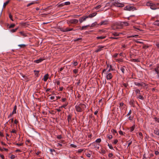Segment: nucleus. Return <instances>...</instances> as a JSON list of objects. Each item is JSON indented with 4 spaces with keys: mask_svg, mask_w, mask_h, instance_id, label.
<instances>
[{
    "mask_svg": "<svg viewBox=\"0 0 159 159\" xmlns=\"http://www.w3.org/2000/svg\"><path fill=\"white\" fill-rule=\"evenodd\" d=\"M76 111L78 112H81L84 111L87 107L86 105L80 102L78 103L75 106Z\"/></svg>",
    "mask_w": 159,
    "mask_h": 159,
    "instance_id": "obj_1",
    "label": "nucleus"
},
{
    "mask_svg": "<svg viewBox=\"0 0 159 159\" xmlns=\"http://www.w3.org/2000/svg\"><path fill=\"white\" fill-rule=\"evenodd\" d=\"M123 25L122 23H120L119 24H114L111 26L112 29L114 30H118L119 29H122L123 28Z\"/></svg>",
    "mask_w": 159,
    "mask_h": 159,
    "instance_id": "obj_2",
    "label": "nucleus"
},
{
    "mask_svg": "<svg viewBox=\"0 0 159 159\" xmlns=\"http://www.w3.org/2000/svg\"><path fill=\"white\" fill-rule=\"evenodd\" d=\"M113 5L115 7H123L125 6L124 4L123 3H120L119 2H114Z\"/></svg>",
    "mask_w": 159,
    "mask_h": 159,
    "instance_id": "obj_3",
    "label": "nucleus"
},
{
    "mask_svg": "<svg viewBox=\"0 0 159 159\" xmlns=\"http://www.w3.org/2000/svg\"><path fill=\"white\" fill-rule=\"evenodd\" d=\"M78 22V20L77 19H73L69 20L67 22L68 24H76Z\"/></svg>",
    "mask_w": 159,
    "mask_h": 159,
    "instance_id": "obj_4",
    "label": "nucleus"
},
{
    "mask_svg": "<svg viewBox=\"0 0 159 159\" xmlns=\"http://www.w3.org/2000/svg\"><path fill=\"white\" fill-rule=\"evenodd\" d=\"M109 23V21L108 20H105L102 21L98 25H106L108 24Z\"/></svg>",
    "mask_w": 159,
    "mask_h": 159,
    "instance_id": "obj_5",
    "label": "nucleus"
},
{
    "mask_svg": "<svg viewBox=\"0 0 159 159\" xmlns=\"http://www.w3.org/2000/svg\"><path fill=\"white\" fill-rule=\"evenodd\" d=\"M113 77L112 74L111 73H107L106 79L107 80L111 79Z\"/></svg>",
    "mask_w": 159,
    "mask_h": 159,
    "instance_id": "obj_6",
    "label": "nucleus"
},
{
    "mask_svg": "<svg viewBox=\"0 0 159 159\" xmlns=\"http://www.w3.org/2000/svg\"><path fill=\"white\" fill-rule=\"evenodd\" d=\"M105 47V46H102V45H99L98 46V48L95 50V52H98L102 51V48Z\"/></svg>",
    "mask_w": 159,
    "mask_h": 159,
    "instance_id": "obj_7",
    "label": "nucleus"
},
{
    "mask_svg": "<svg viewBox=\"0 0 159 159\" xmlns=\"http://www.w3.org/2000/svg\"><path fill=\"white\" fill-rule=\"evenodd\" d=\"M88 18L87 16H86L80 17L79 20V21L80 23H81L84 21L86 19Z\"/></svg>",
    "mask_w": 159,
    "mask_h": 159,
    "instance_id": "obj_8",
    "label": "nucleus"
},
{
    "mask_svg": "<svg viewBox=\"0 0 159 159\" xmlns=\"http://www.w3.org/2000/svg\"><path fill=\"white\" fill-rule=\"evenodd\" d=\"M134 8L133 7L129 6H126L124 7V10L128 11H131Z\"/></svg>",
    "mask_w": 159,
    "mask_h": 159,
    "instance_id": "obj_9",
    "label": "nucleus"
},
{
    "mask_svg": "<svg viewBox=\"0 0 159 159\" xmlns=\"http://www.w3.org/2000/svg\"><path fill=\"white\" fill-rule=\"evenodd\" d=\"M69 28H61L60 29L61 31L63 32H66L67 31H69Z\"/></svg>",
    "mask_w": 159,
    "mask_h": 159,
    "instance_id": "obj_10",
    "label": "nucleus"
},
{
    "mask_svg": "<svg viewBox=\"0 0 159 159\" xmlns=\"http://www.w3.org/2000/svg\"><path fill=\"white\" fill-rule=\"evenodd\" d=\"M134 84L135 85H136V86H142L144 85V84H145L144 83L142 82H141V83H138V82H134Z\"/></svg>",
    "mask_w": 159,
    "mask_h": 159,
    "instance_id": "obj_11",
    "label": "nucleus"
},
{
    "mask_svg": "<svg viewBox=\"0 0 159 159\" xmlns=\"http://www.w3.org/2000/svg\"><path fill=\"white\" fill-rule=\"evenodd\" d=\"M72 116V115L71 114H70L67 116V120L68 122H69L72 121L71 118Z\"/></svg>",
    "mask_w": 159,
    "mask_h": 159,
    "instance_id": "obj_12",
    "label": "nucleus"
},
{
    "mask_svg": "<svg viewBox=\"0 0 159 159\" xmlns=\"http://www.w3.org/2000/svg\"><path fill=\"white\" fill-rule=\"evenodd\" d=\"M156 5L154 3H152L150 7V8L152 10H156L157 9H159V8H157Z\"/></svg>",
    "mask_w": 159,
    "mask_h": 159,
    "instance_id": "obj_13",
    "label": "nucleus"
},
{
    "mask_svg": "<svg viewBox=\"0 0 159 159\" xmlns=\"http://www.w3.org/2000/svg\"><path fill=\"white\" fill-rule=\"evenodd\" d=\"M97 14L96 12H94L92 14H90L89 16H87L88 18H92L95 16Z\"/></svg>",
    "mask_w": 159,
    "mask_h": 159,
    "instance_id": "obj_14",
    "label": "nucleus"
},
{
    "mask_svg": "<svg viewBox=\"0 0 159 159\" xmlns=\"http://www.w3.org/2000/svg\"><path fill=\"white\" fill-rule=\"evenodd\" d=\"M43 59L42 58H40L39 59L34 61V62L37 63H39L42 62Z\"/></svg>",
    "mask_w": 159,
    "mask_h": 159,
    "instance_id": "obj_15",
    "label": "nucleus"
},
{
    "mask_svg": "<svg viewBox=\"0 0 159 159\" xmlns=\"http://www.w3.org/2000/svg\"><path fill=\"white\" fill-rule=\"evenodd\" d=\"M25 144L26 145H30L32 144V143L30 139H28L26 141Z\"/></svg>",
    "mask_w": 159,
    "mask_h": 159,
    "instance_id": "obj_16",
    "label": "nucleus"
},
{
    "mask_svg": "<svg viewBox=\"0 0 159 159\" xmlns=\"http://www.w3.org/2000/svg\"><path fill=\"white\" fill-rule=\"evenodd\" d=\"M38 3V2H37L36 1H33V2H31L28 4L27 5V7H29L31 5L34 4H37V3Z\"/></svg>",
    "mask_w": 159,
    "mask_h": 159,
    "instance_id": "obj_17",
    "label": "nucleus"
},
{
    "mask_svg": "<svg viewBox=\"0 0 159 159\" xmlns=\"http://www.w3.org/2000/svg\"><path fill=\"white\" fill-rule=\"evenodd\" d=\"M115 70V69L111 65H110V68L107 71V73H109L111 70L114 71Z\"/></svg>",
    "mask_w": 159,
    "mask_h": 159,
    "instance_id": "obj_18",
    "label": "nucleus"
},
{
    "mask_svg": "<svg viewBox=\"0 0 159 159\" xmlns=\"http://www.w3.org/2000/svg\"><path fill=\"white\" fill-rule=\"evenodd\" d=\"M16 109H17V106L16 105L14 106V109H13V110L12 111V113L13 114H16Z\"/></svg>",
    "mask_w": 159,
    "mask_h": 159,
    "instance_id": "obj_19",
    "label": "nucleus"
},
{
    "mask_svg": "<svg viewBox=\"0 0 159 159\" xmlns=\"http://www.w3.org/2000/svg\"><path fill=\"white\" fill-rule=\"evenodd\" d=\"M48 74L45 75L43 78V80L44 81H46L48 79Z\"/></svg>",
    "mask_w": 159,
    "mask_h": 159,
    "instance_id": "obj_20",
    "label": "nucleus"
},
{
    "mask_svg": "<svg viewBox=\"0 0 159 159\" xmlns=\"http://www.w3.org/2000/svg\"><path fill=\"white\" fill-rule=\"evenodd\" d=\"M154 132L155 134L159 135V130L158 129H157L154 130Z\"/></svg>",
    "mask_w": 159,
    "mask_h": 159,
    "instance_id": "obj_21",
    "label": "nucleus"
},
{
    "mask_svg": "<svg viewBox=\"0 0 159 159\" xmlns=\"http://www.w3.org/2000/svg\"><path fill=\"white\" fill-rule=\"evenodd\" d=\"M106 38V36H98L96 37L97 39H104Z\"/></svg>",
    "mask_w": 159,
    "mask_h": 159,
    "instance_id": "obj_22",
    "label": "nucleus"
},
{
    "mask_svg": "<svg viewBox=\"0 0 159 159\" xmlns=\"http://www.w3.org/2000/svg\"><path fill=\"white\" fill-rule=\"evenodd\" d=\"M153 23L154 25L159 26V20H156Z\"/></svg>",
    "mask_w": 159,
    "mask_h": 159,
    "instance_id": "obj_23",
    "label": "nucleus"
},
{
    "mask_svg": "<svg viewBox=\"0 0 159 159\" xmlns=\"http://www.w3.org/2000/svg\"><path fill=\"white\" fill-rule=\"evenodd\" d=\"M9 2V0H8L6 2H4L3 4V8H5L6 6H7V5L8 4Z\"/></svg>",
    "mask_w": 159,
    "mask_h": 159,
    "instance_id": "obj_24",
    "label": "nucleus"
},
{
    "mask_svg": "<svg viewBox=\"0 0 159 159\" xmlns=\"http://www.w3.org/2000/svg\"><path fill=\"white\" fill-rule=\"evenodd\" d=\"M135 126L134 125H133L132 127H130V132L133 131L134 130V129H135Z\"/></svg>",
    "mask_w": 159,
    "mask_h": 159,
    "instance_id": "obj_25",
    "label": "nucleus"
},
{
    "mask_svg": "<svg viewBox=\"0 0 159 159\" xmlns=\"http://www.w3.org/2000/svg\"><path fill=\"white\" fill-rule=\"evenodd\" d=\"M132 61L133 62H140V61L139 59H133L131 60V61Z\"/></svg>",
    "mask_w": 159,
    "mask_h": 159,
    "instance_id": "obj_26",
    "label": "nucleus"
},
{
    "mask_svg": "<svg viewBox=\"0 0 159 159\" xmlns=\"http://www.w3.org/2000/svg\"><path fill=\"white\" fill-rule=\"evenodd\" d=\"M112 34L114 36H116L119 35V33L117 32H114Z\"/></svg>",
    "mask_w": 159,
    "mask_h": 159,
    "instance_id": "obj_27",
    "label": "nucleus"
},
{
    "mask_svg": "<svg viewBox=\"0 0 159 159\" xmlns=\"http://www.w3.org/2000/svg\"><path fill=\"white\" fill-rule=\"evenodd\" d=\"M34 72H35V75H36L37 77L39 76V70H34Z\"/></svg>",
    "mask_w": 159,
    "mask_h": 159,
    "instance_id": "obj_28",
    "label": "nucleus"
},
{
    "mask_svg": "<svg viewBox=\"0 0 159 159\" xmlns=\"http://www.w3.org/2000/svg\"><path fill=\"white\" fill-rule=\"evenodd\" d=\"M20 34L21 35L24 37H26L27 36L26 34L25 33H24V32L23 31H20Z\"/></svg>",
    "mask_w": 159,
    "mask_h": 159,
    "instance_id": "obj_29",
    "label": "nucleus"
},
{
    "mask_svg": "<svg viewBox=\"0 0 159 159\" xmlns=\"http://www.w3.org/2000/svg\"><path fill=\"white\" fill-rule=\"evenodd\" d=\"M124 67H125V66L121 67L120 68V70L123 74H124L125 73V69L124 68Z\"/></svg>",
    "mask_w": 159,
    "mask_h": 159,
    "instance_id": "obj_30",
    "label": "nucleus"
},
{
    "mask_svg": "<svg viewBox=\"0 0 159 159\" xmlns=\"http://www.w3.org/2000/svg\"><path fill=\"white\" fill-rule=\"evenodd\" d=\"M68 102H67L66 103H65L63 105H62V106H61V108H62V107H63L64 108H65V109H66V106H67L68 105Z\"/></svg>",
    "mask_w": 159,
    "mask_h": 159,
    "instance_id": "obj_31",
    "label": "nucleus"
},
{
    "mask_svg": "<svg viewBox=\"0 0 159 159\" xmlns=\"http://www.w3.org/2000/svg\"><path fill=\"white\" fill-rule=\"evenodd\" d=\"M121 23H122L123 25H124H124L125 26H127L129 25V24L128 22H121Z\"/></svg>",
    "mask_w": 159,
    "mask_h": 159,
    "instance_id": "obj_32",
    "label": "nucleus"
},
{
    "mask_svg": "<svg viewBox=\"0 0 159 159\" xmlns=\"http://www.w3.org/2000/svg\"><path fill=\"white\" fill-rule=\"evenodd\" d=\"M57 5H58V7H62L64 6V3H59L57 4Z\"/></svg>",
    "mask_w": 159,
    "mask_h": 159,
    "instance_id": "obj_33",
    "label": "nucleus"
},
{
    "mask_svg": "<svg viewBox=\"0 0 159 159\" xmlns=\"http://www.w3.org/2000/svg\"><path fill=\"white\" fill-rule=\"evenodd\" d=\"M18 46L20 47L21 48H24L26 47V45L24 44H19L18 45Z\"/></svg>",
    "mask_w": 159,
    "mask_h": 159,
    "instance_id": "obj_34",
    "label": "nucleus"
},
{
    "mask_svg": "<svg viewBox=\"0 0 159 159\" xmlns=\"http://www.w3.org/2000/svg\"><path fill=\"white\" fill-rule=\"evenodd\" d=\"M138 136L141 139H142L143 138V134L141 132H139Z\"/></svg>",
    "mask_w": 159,
    "mask_h": 159,
    "instance_id": "obj_35",
    "label": "nucleus"
},
{
    "mask_svg": "<svg viewBox=\"0 0 159 159\" xmlns=\"http://www.w3.org/2000/svg\"><path fill=\"white\" fill-rule=\"evenodd\" d=\"M18 29V27H17L15 29H12L11 30V32L12 33H14Z\"/></svg>",
    "mask_w": 159,
    "mask_h": 159,
    "instance_id": "obj_36",
    "label": "nucleus"
},
{
    "mask_svg": "<svg viewBox=\"0 0 159 159\" xmlns=\"http://www.w3.org/2000/svg\"><path fill=\"white\" fill-rule=\"evenodd\" d=\"M97 24V22H95L93 23L91 25L90 27H93L95 26Z\"/></svg>",
    "mask_w": 159,
    "mask_h": 159,
    "instance_id": "obj_37",
    "label": "nucleus"
},
{
    "mask_svg": "<svg viewBox=\"0 0 159 159\" xmlns=\"http://www.w3.org/2000/svg\"><path fill=\"white\" fill-rule=\"evenodd\" d=\"M107 137L110 140L112 138V136L111 135H107Z\"/></svg>",
    "mask_w": 159,
    "mask_h": 159,
    "instance_id": "obj_38",
    "label": "nucleus"
},
{
    "mask_svg": "<svg viewBox=\"0 0 159 159\" xmlns=\"http://www.w3.org/2000/svg\"><path fill=\"white\" fill-rule=\"evenodd\" d=\"M137 98L142 100H143L144 99L143 97L141 95H139L138 97H137Z\"/></svg>",
    "mask_w": 159,
    "mask_h": 159,
    "instance_id": "obj_39",
    "label": "nucleus"
},
{
    "mask_svg": "<svg viewBox=\"0 0 159 159\" xmlns=\"http://www.w3.org/2000/svg\"><path fill=\"white\" fill-rule=\"evenodd\" d=\"M89 25H86V26H83L82 28L80 29V30H84L85 28L87 27H88V26H89Z\"/></svg>",
    "mask_w": 159,
    "mask_h": 159,
    "instance_id": "obj_40",
    "label": "nucleus"
},
{
    "mask_svg": "<svg viewBox=\"0 0 159 159\" xmlns=\"http://www.w3.org/2000/svg\"><path fill=\"white\" fill-rule=\"evenodd\" d=\"M101 141V139L100 138L97 139L95 141V142L97 143H100Z\"/></svg>",
    "mask_w": 159,
    "mask_h": 159,
    "instance_id": "obj_41",
    "label": "nucleus"
},
{
    "mask_svg": "<svg viewBox=\"0 0 159 159\" xmlns=\"http://www.w3.org/2000/svg\"><path fill=\"white\" fill-rule=\"evenodd\" d=\"M9 17L10 19V20H11L12 21H14L13 19L11 13L9 14Z\"/></svg>",
    "mask_w": 159,
    "mask_h": 159,
    "instance_id": "obj_42",
    "label": "nucleus"
},
{
    "mask_svg": "<svg viewBox=\"0 0 159 159\" xmlns=\"http://www.w3.org/2000/svg\"><path fill=\"white\" fill-rule=\"evenodd\" d=\"M135 92L136 93V94H137L138 93L140 94V90L139 89H137L135 90Z\"/></svg>",
    "mask_w": 159,
    "mask_h": 159,
    "instance_id": "obj_43",
    "label": "nucleus"
},
{
    "mask_svg": "<svg viewBox=\"0 0 159 159\" xmlns=\"http://www.w3.org/2000/svg\"><path fill=\"white\" fill-rule=\"evenodd\" d=\"M62 144L60 143H58L57 146L59 148V149L61 148V147L62 146Z\"/></svg>",
    "mask_w": 159,
    "mask_h": 159,
    "instance_id": "obj_44",
    "label": "nucleus"
},
{
    "mask_svg": "<svg viewBox=\"0 0 159 159\" xmlns=\"http://www.w3.org/2000/svg\"><path fill=\"white\" fill-rule=\"evenodd\" d=\"M154 71L157 74V75H158L159 74V69H154Z\"/></svg>",
    "mask_w": 159,
    "mask_h": 159,
    "instance_id": "obj_45",
    "label": "nucleus"
},
{
    "mask_svg": "<svg viewBox=\"0 0 159 159\" xmlns=\"http://www.w3.org/2000/svg\"><path fill=\"white\" fill-rule=\"evenodd\" d=\"M70 2H64V5H69L70 4Z\"/></svg>",
    "mask_w": 159,
    "mask_h": 159,
    "instance_id": "obj_46",
    "label": "nucleus"
},
{
    "mask_svg": "<svg viewBox=\"0 0 159 159\" xmlns=\"http://www.w3.org/2000/svg\"><path fill=\"white\" fill-rule=\"evenodd\" d=\"M154 119L155 121L157 122L158 123H159V118H158L157 117H155L154 118Z\"/></svg>",
    "mask_w": 159,
    "mask_h": 159,
    "instance_id": "obj_47",
    "label": "nucleus"
},
{
    "mask_svg": "<svg viewBox=\"0 0 159 159\" xmlns=\"http://www.w3.org/2000/svg\"><path fill=\"white\" fill-rule=\"evenodd\" d=\"M15 26V24H11L9 26V28H13Z\"/></svg>",
    "mask_w": 159,
    "mask_h": 159,
    "instance_id": "obj_48",
    "label": "nucleus"
},
{
    "mask_svg": "<svg viewBox=\"0 0 159 159\" xmlns=\"http://www.w3.org/2000/svg\"><path fill=\"white\" fill-rule=\"evenodd\" d=\"M152 3H153L148 2L147 3L146 5L147 6H150L151 7V6L152 5Z\"/></svg>",
    "mask_w": 159,
    "mask_h": 159,
    "instance_id": "obj_49",
    "label": "nucleus"
},
{
    "mask_svg": "<svg viewBox=\"0 0 159 159\" xmlns=\"http://www.w3.org/2000/svg\"><path fill=\"white\" fill-rule=\"evenodd\" d=\"M108 146L109 148L110 149H113V147H112V145H111L110 144H109L108 143Z\"/></svg>",
    "mask_w": 159,
    "mask_h": 159,
    "instance_id": "obj_50",
    "label": "nucleus"
},
{
    "mask_svg": "<svg viewBox=\"0 0 159 159\" xmlns=\"http://www.w3.org/2000/svg\"><path fill=\"white\" fill-rule=\"evenodd\" d=\"M111 132L113 133V134H115V133H117V132L115 129H112L111 130Z\"/></svg>",
    "mask_w": 159,
    "mask_h": 159,
    "instance_id": "obj_51",
    "label": "nucleus"
},
{
    "mask_svg": "<svg viewBox=\"0 0 159 159\" xmlns=\"http://www.w3.org/2000/svg\"><path fill=\"white\" fill-rule=\"evenodd\" d=\"M57 138L59 139H61L62 138V137L61 135H57Z\"/></svg>",
    "mask_w": 159,
    "mask_h": 159,
    "instance_id": "obj_52",
    "label": "nucleus"
},
{
    "mask_svg": "<svg viewBox=\"0 0 159 159\" xmlns=\"http://www.w3.org/2000/svg\"><path fill=\"white\" fill-rule=\"evenodd\" d=\"M73 72L75 74H77L78 72V69H74L73 70Z\"/></svg>",
    "mask_w": 159,
    "mask_h": 159,
    "instance_id": "obj_53",
    "label": "nucleus"
},
{
    "mask_svg": "<svg viewBox=\"0 0 159 159\" xmlns=\"http://www.w3.org/2000/svg\"><path fill=\"white\" fill-rule=\"evenodd\" d=\"M138 35H132L130 36H129L128 38H132V37H138Z\"/></svg>",
    "mask_w": 159,
    "mask_h": 159,
    "instance_id": "obj_54",
    "label": "nucleus"
},
{
    "mask_svg": "<svg viewBox=\"0 0 159 159\" xmlns=\"http://www.w3.org/2000/svg\"><path fill=\"white\" fill-rule=\"evenodd\" d=\"M84 151L83 149H80L78 150V152L80 153Z\"/></svg>",
    "mask_w": 159,
    "mask_h": 159,
    "instance_id": "obj_55",
    "label": "nucleus"
},
{
    "mask_svg": "<svg viewBox=\"0 0 159 159\" xmlns=\"http://www.w3.org/2000/svg\"><path fill=\"white\" fill-rule=\"evenodd\" d=\"M16 145L18 146H22L23 144V143H16L15 144Z\"/></svg>",
    "mask_w": 159,
    "mask_h": 159,
    "instance_id": "obj_56",
    "label": "nucleus"
},
{
    "mask_svg": "<svg viewBox=\"0 0 159 159\" xmlns=\"http://www.w3.org/2000/svg\"><path fill=\"white\" fill-rule=\"evenodd\" d=\"M101 7V6L100 5H98L97 6H96L95 7V8L96 9H98L99 8H100Z\"/></svg>",
    "mask_w": 159,
    "mask_h": 159,
    "instance_id": "obj_57",
    "label": "nucleus"
},
{
    "mask_svg": "<svg viewBox=\"0 0 159 159\" xmlns=\"http://www.w3.org/2000/svg\"><path fill=\"white\" fill-rule=\"evenodd\" d=\"M61 100L62 102H65L67 100V99L65 98H61Z\"/></svg>",
    "mask_w": 159,
    "mask_h": 159,
    "instance_id": "obj_58",
    "label": "nucleus"
},
{
    "mask_svg": "<svg viewBox=\"0 0 159 159\" xmlns=\"http://www.w3.org/2000/svg\"><path fill=\"white\" fill-rule=\"evenodd\" d=\"M80 15H73L72 16V17L74 18H77V17L80 16Z\"/></svg>",
    "mask_w": 159,
    "mask_h": 159,
    "instance_id": "obj_59",
    "label": "nucleus"
},
{
    "mask_svg": "<svg viewBox=\"0 0 159 159\" xmlns=\"http://www.w3.org/2000/svg\"><path fill=\"white\" fill-rule=\"evenodd\" d=\"M70 146L73 148H76L77 147V146L76 145H75L73 144H71L70 145Z\"/></svg>",
    "mask_w": 159,
    "mask_h": 159,
    "instance_id": "obj_60",
    "label": "nucleus"
},
{
    "mask_svg": "<svg viewBox=\"0 0 159 159\" xmlns=\"http://www.w3.org/2000/svg\"><path fill=\"white\" fill-rule=\"evenodd\" d=\"M118 142V140L117 139H116L114 140V141L113 142V143L114 144H116Z\"/></svg>",
    "mask_w": 159,
    "mask_h": 159,
    "instance_id": "obj_61",
    "label": "nucleus"
},
{
    "mask_svg": "<svg viewBox=\"0 0 159 159\" xmlns=\"http://www.w3.org/2000/svg\"><path fill=\"white\" fill-rule=\"evenodd\" d=\"M123 85L125 88L127 87L128 86V84H126V83H123Z\"/></svg>",
    "mask_w": 159,
    "mask_h": 159,
    "instance_id": "obj_62",
    "label": "nucleus"
},
{
    "mask_svg": "<svg viewBox=\"0 0 159 159\" xmlns=\"http://www.w3.org/2000/svg\"><path fill=\"white\" fill-rule=\"evenodd\" d=\"M119 133L120 135H124V133H123V132L121 130H120L119 131Z\"/></svg>",
    "mask_w": 159,
    "mask_h": 159,
    "instance_id": "obj_63",
    "label": "nucleus"
},
{
    "mask_svg": "<svg viewBox=\"0 0 159 159\" xmlns=\"http://www.w3.org/2000/svg\"><path fill=\"white\" fill-rule=\"evenodd\" d=\"M64 67H65V66H64V67H61V68H60L59 69V71H62L64 69Z\"/></svg>",
    "mask_w": 159,
    "mask_h": 159,
    "instance_id": "obj_64",
    "label": "nucleus"
}]
</instances>
